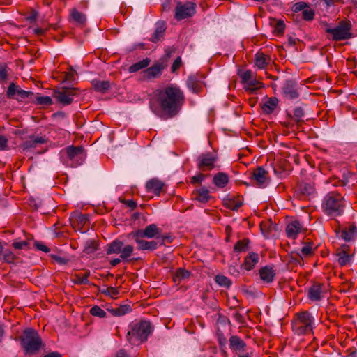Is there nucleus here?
<instances>
[{
	"label": "nucleus",
	"instance_id": "nucleus-38",
	"mask_svg": "<svg viewBox=\"0 0 357 357\" xmlns=\"http://www.w3.org/2000/svg\"><path fill=\"white\" fill-rule=\"evenodd\" d=\"M21 88H20L18 86L15 85L13 82L10 83L8 91H7V96L9 98H15L17 95V92L20 91Z\"/></svg>",
	"mask_w": 357,
	"mask_h": 357
},
{
	"label": "nucleus",
	"instance_id": "nucleus-4",
	"mask_svg": "<svg viewBox=\"0 0 357 357\" xmlns=\"http://www.w3.org/2000/svg\"><path fill=\"white\" fill-rule=\"evenodd\" d=\"M21 344L26 354H33L40 350L42 340L35 330L28 328L21 337Z\"/></svg>",
	"mask_w": 357,
	"mask_h": 357
},
{
	"label": "nucleus",
	"instance_id": "nucleus-8",
	"mask_svg": "<svg viewBox=\"0 0 357 357\" xmlns=\"http://www.w3.org/2000/svg\"><path fill=\"white\" fill-rule=\"evenodd\" d=\"M195 13V6L194 3L190 2L182 3L178 2L175 8V18L178 20H181L192 16Z\"/></svg>",
	"mask_w": 357,
	"mask_h": 357
},
{
	"label": "nucleus",
	"instance_id": "nucleus-41",
	"mask_svg": "<svg viewBox=\"0 0 357 357\" xmlns=\"http://www.w3.org/2000/svg\"><path fill=\"white\" fill-rule=\"evenodd\" d=\"M324 291H308L307 297L312 302L319 301L324 297Z\"/></svg>",
	"mask_w": 357,
	"mask_h": 357
},
{
	"label": "nucleus",
	"instance_id": "nucleus-36",
	"mask_svg": "<svg viewBox=\"0 0 357 357\" xmlns=\"http://www.w3.org/2000/svg\"><path fill=\"white\" fill-rule=\"evenodd\" d=\"M188 86L193 93H198L201 89V84L193 77H190L188 80Z\"/></svg>",
	"mask_w": 357,
	"mask_h": 357
},
{
	"label": "nucleus",
	"instance_id": "nucleus-12",
	"mask_svg": "<svg viewBox=\"0 0 357 357\" xmlns=\"http://www.w3.org/2000/svg\"><path fill=\"white\" fill-rule=\"evenodd\" d=\"M76 94V89H64L54 92V97L61 104L69 105L73 101V96Z\"/></svg>",
	"mask_w": 357,
	"mask_h": 357
},
{
	"label": "nucleus",
	"instance_id": "nucleus-9",
	"mask_svg": "<svg viewBox=\"0 0 357 357\" xmlns=\"http://www.w3.org/2000/svg\"><path fill=\"white\" fill-rule=\"evenodd\" d=\"M160 233L159 228L155 224H151L146 227L144 229H139L131 232L130 236L132 237H146L148 238H152L158 236Z\"/></svg>",
	"mask_w": 357,
	"mask_h": 357
},
{
	"label": "nucleus",
	"instance_id": "nucleus-50",
	"mask_svg": "<svg viewBox=\"0 0 357 357\" xmlns=\"http://www.w3.org/2000/svg\"><path fill=\"white\" fill-rule=\"evenodd\" d=\"M3 259L8 263H12L15 259V255L10 251H6L3 254Z\"/></svg>",
	"mask_w": 357,
	"mask_h": 357
},
{
	"label": "nucleus",
	"instance_id": "nucleus-15",
	"mask_svg": "<svg viewBox=\"0 0 357 357\" xmlns=\"http://www.w3.org/2000/svg\"><path fill=\"white\" fill-rule=\"evenodd\" d=\"M303 229L301 223L298 221L294 220L287 225L286 233L289 238L294 239Z\"/></svg>",
	"mask_w": 357,
	"mask_h": 357
},
{
	"label": "nucleus",
	"instance_id": "nucleus-40",
	"mask_svg": "<svg viewBox=\"0 0 357 357\" xmlns=\"http://www.w3.org/2000/svg\"><path fill=\"white\" fill-rule=\"evenodd\" d=\"M97 250V244L93 240L87 241L85 243L84 252L87 254L94 252Z\"/></svg>",
	"mask_w": 357,
	"mask_h": 357
},
{
	"label": "nucleus",
	"instance_id": "nucleus-43",
	"mask_svg": "<svg viewBox=\"0 0 357 357\" xmlns=\"http://www.w3.org/2000/svg\"><path fill=\"white\" fill-rule=\"evenodd\" d=\"M36 101L38 104L41 105H50L52 104V100L49 96H36L34 95V101Z\"/></svg>",
	"mask_w": 357,
	"mask_h": 357
},
{
	"label": "nucleus",
	"instance_id": "nucleus-31",
	"mask_svg": "<svg viewBox=\"0 0 357 357\" xmlns=\"http://www.w3.org/2000/svg\"><path fill=\"white\" fill-rule=\"evenodd\" d=\"M190 273L185 268H180L177 270L174 276L175 282H181L182 280H187L190 278Z\"/></svg>",
	"mask_w": 357,
	"mask_h": 357
},
{
	"label": "nucleus",
	"instance_id": "nucleus-33",
	"mask_svg": "<svg viewBox=\"0 0 357 357\" xmlns=\"http://www.w3.org/2000/svg\"><path fill=\"white\" fill-rule=\"evenodd\" d=\"M244 87L246 90L252 91L262 87V84L253 77L244 84Z\"/></svg>",
	"mask_w": 357,
	"mask_h": 357
},
{
	"label": "nucleus",
	"instance_id": "nucleus-24",
	"mask_svg": "<svg viewBox=\"0 0 357 357\" xmlns=\"http://www.w3.org/2000/svg\"><path fill=\"white\" fill-rule=\"evenodd\" d=\"M15 99L20 102H29L34 101V94L31 91H26L22 89L17 92Z\"/></svg>",
	"mask_w": 357,
	"mask_h": 357
},
{
	"label": "nucleus",
	"instance_id": "nucleus-17",
	"mask_svg": "<svg viewBox=\"0 0 357 357\" xmlns=\"http://www.w3.org/2000/svg\"><path fill=\"white\" fill-rule=\"evenodd\" d=\"M133 238L137 244V248L140 250H154L157 248L158 243L155 241H148L144 240V237Z\"/></svg>",
	"mask_w": 357,
	"mask_h": 357
},
{
	"label": "nucleus",
	"instance_id": "nucleus-14",
	"mask_svg": "<svg viewBox=\"0 0 357 357\" xmlns=\"http://www.w3.org/2000/svg\"><path fill=\"white\" fill-rule=\"evenodd\" d=\"M216 158L211 154H203L198 158V167L199 169H211Z\"/></svg>",
	"mask_w": 357,
	"mask_h": 357
},
{
	"label": "nucleus",
	"instance_id": "nucleus-11",
	"mask_svg": "<svg viewBox=\"0 0 357 357\" xmlns=\"http://www.w3.org/2000/svg\"><path fill=\"white\" fill-rule=\"evenodd\" d=\"M252 178L259 188L266 187L270 181L268 172L262 167H258L252 173Z\"/></svg>",
	"mask_w": 357,
	"mask_h": 357
},
{
	"label": "nucleus",
	"instance_id": "nucleus-57",
	"mask_svg": "<svg viewBox=\"0 0 357 357\" xmlns=\"http://www.w3.org/2000/svg\"><path fill=\"white\" fill-rule=\"evenodd\" d=\"M312 252V246L310 245H305L301 249V253L304 256L309 255Z\"/></svg>",
	"mask_w": 357,
	"mask_h": 357
},
{
	"label": "nucleus",
	"instance_id": "nucleus-48",
	"mask_svg": "<svg viewBox=\"0 0 357 357\" xmlns=\"http://www.w3.org/2000/svg\"><path fill=\"white\" fill-rule=\"evenodd\" d=\"M240 77L242 79V82L243 83V84H245V83H247L252 77H254V75L253 73H252L251 70H246L245 72H243L241 75H240Z\"/></svg>",
	"mask_w": 357,
	"mask_h": 357
},
{
	"label": "nucleus",
	"instance_id": "nucleus-19",
	"mask_svg": "<svg viewBox=\"0 0 357 357\" xmlns=\"http://www.w3.org/2000/svg\"><path fill=\"white\" fill-rule=\"evenodd\" d=\"M346 248L347 245L342 246V250L337 253V261L341 266H345L349 264L353 256L347 252Z\"/></svg>",
	"mask_w": 357,
	"mask_h": 357
},
{
	"label": "nucleus",
	"instance_id": "nucleus-2",
	"mask_svg": "<svg viewBox=\"0 0 357 357\" xmlns=\"http://www.w3.org/2000/svg\"><path fill=\"white\" fill-rule=\"evenodd\" d=\"M314 318L308 311L297 313L292 321V328L298 335H304L312 331Z\"/></svg>",
	"mask_w": 357,
	"mask_h": 357
},
{
	"label": "nucleus",
	"instance_id": "nucleus-42",
	"mask_svg": "<svg viewBox=\"0 0 357 357\" xmlns=\"http://www.w3.org/2000/svg\"><path fill=\"white\" fill-rule=\"evenodd\" d=\"M275 229V225L268 223L261 224V231L265 237H268L272 230Z\"/></svg>",
	"mask_w": 357,
	"mask_h": 357
},
{
	"label": "nucleus",
	"instance_id": "nucleus-22",
	"mask_svg": "<svg viewBox=\"0 0 357 357\" xmlns=\"http://www.w3.org/2000/svg\"><path fill=\"white\" fill-rule=\"evenodd\" d=\"M261 279L265 282H270L275 275V271L271 267L266 266L259 271Z\"/></svg>",
	"mask_w": 357,
	"mask_h": 357
},
{
	"label": "nucleus",
	"instance_id": "nucleus-10",
	"mask_svg": "<svg viewBox=\"0 0 357 357\" xmlns=\"http://www.w3.org/2000/svg\"><path fill=\"white\" fill-rule=\"evenodd\" d=\"M284 96L289 99H295L299 96V87L293 80H287L282 86Z\"/></svg>",
	"mask_w": 357,
	"mask_h": 357
},
{
	"label": "nucleus",
	"instance_id": "nucleus-63",
	"mask_svg": "<svg viewBox=\"0 0 357 357\" xmlns=\"http://www.w3.org/2000/svg\"><path fill=\"white\" fill-rule=\"evenodd\" d=\"M125 203L127 204V206L131 208H135L137 206V203L134 202L133 200H128L126 201Z\"/></svg>",
	"mask_w": 357,
	"mask_h": 357
},
{
	"label": "nucleus",
	"instance_id": "nucleus-53",
	"mask_svg": "<svg viewBox=\"0 0 357 357\" xmlns=\"http://www.w3.org/2000/svg\"><path fill=\"white\" fill-rule=\"evenodd\" d=\"M38 17V13L35 10H31L30 15L26 17V20L30 22H36Z\"/></svg>",
	"mask_w": 357,
	"mask_h": 357
},
{
	"label": "nucleus",
	"instance_id": "nucleus-25",
	"mask_svg": "<svg viewBox=\"0 0 357 357\" xmlns=\"http://www.w3.org/2000/svg\"><path fill=\"white\" fill-rule=\"evenodd\" d=\"M70 18L74 20L77 24L83 25L86 21V15L78 11L76 8H72L70 13Z\"/></svg>",
	"mask_w": 357,
	"mask_h": 357
},
{
	"label": "nucleus",
	"instance_id": "nucleus-54",
	"mask_svg": "<svg viewBox=\"0 0 357 357\" xmlns=\"http://www.w3.org/2000/svg\"><path fill=\"white\" fill-rule=\"evenodd\" d=\"M307 7V4L304 2H298L294 4V9L295 12L304 10Z\"/></svg>",
	"mask_w": 357,
	"mask_h": 357
},
{
	"label": "nucleus",
	"instance_id": "nucleus-56",
	"mask_svg": "<svg viewBox=\"0 0 357 357\" xmlns=\"http://www.w3.org/2000/svg\"><path fill=\"white\" fill-rule=\"evenodd\" d=\"M181 65V57H178L176 59L174 62L173 63L172 66V71L175 72L177 69L180 68Z\"/></svg>",
	"mask_w": 357,
	"mask_h": 357
},
{
	"label": "nucleus",
	"instance_id": "nucleus-30",
	"mask_svg": "<svg viewBox=\"0 0 357 357\" xmlns=\"http://www.w3.org/2000/svg\"><path fill=\"white\" fill-rule=\"evenodd\" d=\"M213 182L219 188H223L228 183V176L224 173H219L213 178Z\"/></svg>",
	"mask_w": 357,
	"mask_h": 357
},
{
	"label": "nucleus",
	"instance_id": "nucleus-52",
	"mask_svg": "<svg viewBox=\"0 0 357 357\" xmlns=\"http://www.w3.org/2000/svg\"><path fill=\"white\" fill-rule=\"evenodd\" d=\"M303 115H304V112L301 108L298 107L294 109V116L297 121H301V119L303 118Z\"/></svg>",
	"mask_w": 357,
	"mask_h": 357
},
{
	"label": "nucleus",
	"instance_id": "nucleus-6",
	"mask_svg": "<svg viewBox=\"0 0 357 357\" xmlns=\"http://www.w3.org/2000/svg\"><path fill=\"white\" fill-rule=\"evenodd\" d=\"M134 252V247L131 245H125L119 240H115L107 245V253L119 254L122 261H129Z\"/></svg>",
	"mask_w": 357,
	"mask_h": 357
},
{
	"label": "nucleus",
	"instance_id": "nucleus-44",
	"mask_svg": "<svg viewBox=\"0 0 357 357\" xmlns=\"http://www.w3.org/2000/svg\"><path fill=\"white\" fill-rule=\"evenodd\" d=\"M90 313L91 315L100 318H103L106 316V312L102 308L97 305H95L91 308Z\"/></svg>",
	"mask_w": 357,
	"mask_h": 357
},
{
	"label": "nucleus",
	"instance_id": "nucleus-35",
	"mask_svg": "<svg viewBox=\"0 0 357 357\" xmlns=\"http://www.w3.org/2000/svg\"><path fill=\"white\" fill-rule=\"evenodd\" d=\"M165 31V27L164 23H158L151 40L154 43L158 42L163 36Z\"/></svg>",
	"mask_w": 357,
	"mask_h": 357
},
{
	"label": "nucleus",
	"instance_id": "nucleus-49",
	"mask_svg": "<svg viewBox=\"0 0 357 357\" xmlns=\"http://www.w3.org/2000/svg\"><path fill=\"white\" fill-rule=\"evenodd\" d=\"M29 242L27 241H15L13 243V246L15 249L17 250H22V249H26L29 247Z\"/></svg>",
	"mask_w": 357,
	"mask_h": 357
},
{
	"label": "nucleus",
	"instance_id": "nucleus-3",
	"mask_svg": "<svg viewBox=\"0 0 357 357\" xmlns=\"http://www.w3.org/2000/svg\"><path fill=\"white\" fill-rule=\"evenodd\" d=\"M151 333V324L146 321L134 323L131 325V329L128 332V340L133 344L138 342L145 341Z\"/></svg>",
	"mask_w": 357,
	"mask_h": 357
},
{
	"label": "nucleus",
	"instance_id": "nucleus-37",
	"mask_svg": "<svg viewBox=\"0 0 357 357\" xmlns=\"http://www.w3.org/2000/svg\"><path fill=\"white\" fill-rule=\"evenodd\" d=\"M215 281L220 287L225 288H229L231 284V280L222 275H216Z\"/></svg>",
	"mask_w": 357,
	"mask_h": 357
},
{
	"label": "nucleus",
	"instance_id": "nucleus-61",
	"mask_svg": "<svg viewBox=\"0 0 357 357\" xmlns=\"http://www.w3.org/2000/svg\"><path fill=\"white\" fill-rule=\"evenodd\" d=\"M106 295L110 296L112 298H116L121 291H103Z\"/></svg>",
	"mask_w": 357,
	"mask_h": 357
},
{
	"label": "nucleus",
	"instance_id": "nucleus-18",
	"mask_svg": "<svg viewBox=\"0 0 357 357\" xmlns=\"http://www.w3.org/2000/svg\"><path fill=\"white\" fill-rule=\"evenodd\" d=\"M246 344L239 337L232 335L229 338V348L235 352H243L245 351Z\"/></svg>",
	"mask_w": 357,
	"mask_h": 357
},
{
	"label": "nucleus",
	"instance_id": "nucleus-29",
	"mask_svg": "<svg viewBox=\"0 0 357 357\" xmlns=\"http://www.w3.org/2000/svg\"><path fill=\"white\" fill-rule=\"evenodd\" d=\"M278 100L275 98H270L266 100L262 105L263 112L266 114L271 113L277 107Z\"/></svg>",
	"mask_w": 357,
	"mask_h": 357
},
{
	"label": "nucleus",
	"instance_id": "nucleus-21",
	"mask_svg": "<svg viewBox=\"0 0 357 357\" xmlns=\"http://www.w3.org/2000/svg\"><path fill=\"white\" fill-rule=\"evenodd\" d=\"M259 262V256L255 252H252L245 259L243 267L247 270L250 271Z\"/></svg>",
	"mask_w": 357,
	"mask_h": 357
},
{
	"label": "nucleus",
	"instance_id": "nucleus-58",
	"mask_svg": "<svg viewBox=\"0 0 357 357\" xmlns=\"http://www.w3.org/2000/svg\"><path fill=\"white\" fill-rule=\"evenodd\" d=\"M52 258L59 264H66L68 262V259L57 255H52Z\"/></svg>",
	"mask_w": 357,
	"mask_h": 357
},
{
	"label": "nucleus",
	"instance_id": "nucleus-13",
	"mask_svg": "<svg viewBox=\"0 0 357 357\" xmlns=\"http://www.w3.org/2000/svg\"><path fill=\"white\" fill-rule=\"evenodd\" d=\"M68 158L70 160H76L77 165H80L84 158V153L82 147L68 146L65 151Z\"/></svg>",
	"mask_w": 357,
	"mask_h": 357
},
{
	"label": "nucleus",
	"instance_id": "nucleus-55",
	"mask_svg": "<svg viewBox=\"0 0 357 357\" xmlns=\"http://www.w3.org/2000/svg\"><path fill=\"white\" fill-rule=\"evenodd\" d=\"M34 245H35L36 248L37 249H38L39 250H42L45 252H48L50 251V249L45 245L43 244L42 243L36 241L34 243Z\"/></svg>",
	"mask_w": 357,
	"mask_h": 357
},
{
	"label": "nucleus",
	"instance_id": "nucleus-5",
	"mask_svg": "<svg viewBox=\"0 0 357 357\" xmlns=\"http://www.w3.org/2000/svg\"><path fill=\"white\" fill-rule=\"evenodd\" d=\"M344 201L340 195L328 194L324 198L323 208L326 214L331 216L341 215L344 210Z\"/></svg>",
	"mask_w": 357,
	"mask_h": 357
},
{
	"label": "nucleus",
	"instance_id": "nucleus-62",
	"mask_svg": "<svg viewBox=\"0 0 357 357\" xmlns=\"http://www.w3.org/2000/svg\"><path fill=\"white\" fill-rule=\"evenodd\" d=\"M192 179L193 183L201 182L204 179V175L202 174H197L193 176Z\"/></svg>",
	"mask_w": 357,
	"mask_h": 357
},
{
	"label": "nucleus",
	"instance_id": "nucleus-45",
	"mask_svg": "<svg viewBox=\"0 0 357 357\" xmlns=\"http://www.w3.org/2000/svg\"><path fill=\"white\" fill-rule=\"evenodd\" d=\"M249 241L248 240L239 241L234 246V250L238 252H245L248 249Z\"/></svg>",
	"mask_w": 357,
	"mask_h": 357
},
{
	"label": "nucleus",
	"instance_id": "nucleus-1",
	"mask_svg": "<svg viewBox=\"0 0 357 357\" xmlns=\"http://www.w3.org/2000/svg\"><path fill=\"white\" fill-rule=\"evenodd\" d=\"M181 91L176 86H167L156 90L150 100V108L157 116L165 118L172 116L183 100Z\"/></svg>",
	"mask_w": 357,
	"mask_h": 357
},
{
	"label": "nucleus",
	"instance_id": "nucleus-7",
	"mask_svg": "<svg viewBox=\"0 0 357 357\" xmlns=\"http://www.w3.org/2000/svg\"><path fill=\"white\" fill-rule=\"evenodd\" d=\"M326 31L331 35L333 40H346L349 38L351 36V23L349 22L342 21L337 26L333 28H327Z\"/></svg>",
	"mask_w": 357,
	"mask_h": 357
},
{
	"label": "nucleus",
	"instance_id": "nucleus-20",
	"mask_svg": "<svg viewBox=\"0 0 357 357\" xmlns=\"http://www.w3.org/2000/svg\"><path fill=\"white\" fill-rule=\"evenodd\" d=\"M146 186L149 191L153 192L158 195L163 187V183L157 178H153L149 181Z\"/></svg>",
	"mask_w": 357,
	"mask_h": 357
},
{
	"label": "nucleus",
	"instance_id": "nucleus-16",
	"mask_svg": "<svg viewBox=\"0 0 357 357\" xmlns=\"http://www.w3.org/2000/svg\"><path fill=\"white\" fill-rule=\"evenodd\" d=\"M163 68L161 63H155L143 72V77L147 79L156 78L160 75Z\"/></svg>",
	"mask_w": 357,
	"mask_h": 357
},
{
	"label": "nucleus",
	"instance_id": "nucleus-28",
	"mask_svg": "<svg viewBox=\"0 0 357 357\" xmlns=\"http://www.w3.org/2000/svg\"><path fill=\"white\" fill-rule=\"evenodd\" d=\"M94 89L101 93H105L110 88V83L108 81L93 80L92 82Z\"/></svg>",
	"mask_w": 357,
	"mask_h": 357
},
{
	"label": "nucleus",
	"instance_id": "nucleus-26",
	"mask_svg": "<svg viewBox=\"0 0 357 357\" xmlns=\"http://www.w3.org/2000/svg\"><path fill=\"white\" fill-rule=\"evenodd\" d=\"M357 235V229L354 225L349 226V228L342 231L341 237L346 241L353 240Z\"/></svg>",
	"mask_w": 357,
	"mask_h": 357
},
{
	"label": "nucleus",
	"instance_id": "nucleus-34",
	"mask_svg": "<svg viewBox=\"0 0 357 357\" xmlns=\"http://www.w3.org/2000/svg\"><path fill=\"white\" fill-rule=\"evenodd\" d=\"M150 63V59H145L141 61H139L132 66L129 68V72L130 73H135L141 69H143L146 67H147Z\"/></svg>",
	"mask_w": 357,
	"mask_h": 357
},
{
	"label": "nucleus",
	"instance_id": "nucleus-60",
	"mask_svg": "<svg viewBox=\"0 0 357 357\" xmlns=\"http://www.w3.org/2000/svg\"><path fill=\"white\" fill-rule=\"evenodd\" d=\"M7 77V73L4 68L0 67V80H6Z\"/></svg>",
	"mask_w": 357,
	"mask_h": 357
},
{
	"label": "nucleus",
	"instance_id": "nucleus-27",
	"mask_svg": "<svg viewBox=\"0 0 357 357\" xmlns=\"http://www.w3.org/2000/svg\"><path fill=\"white\" fill-rule=\"evenodd\" d=\"M195 199L197 201L205 203L210 199L209 191L206 188H201L195 192Z\"/></svg>",
	"mask_w": 357,
	"mask_h": 357
},
{
	"label": "nucleus",
	"instance_id": "nucleus-46",
	"mask_svg": "<svg viewBox=\"0 0 357 357\" xmlns=\"http://www.w3.org/2000/svg\"><path fill=\"white\" fill-rule=\"evenodd\" d=\"M225 205L231 210H238L242 206V202L240 200L229 199L225 202Z\"/></svg>",
	"mask_w": 357,
	"mask_h": 357
},
{
	"label": "nucleus",
	"instance_id": "nucleus-51",
	"mask_svg": "<svg viewBox=\"0 0 357 357\" xmlns=\"http://www.w3.org/2000/svg\"><path fill=\"white\" fill-rule=\"evenodd\" d=\"M88 274V273H85L84 275H76V278L73 280L74 282L77 284H85L87 282L86 277Z\"/></svg>",
	"mask_w": 357,
	"mask_h": 357
},
{
	"label": "nucleus",
	"instance_id": "nucleus-64",
	"mask_svg": "<svg viewBox=\"0 0 357 357\" xmlns=\"http://www.w3.org/2000/svg\"><path fill=\"white\" fill-rule=\"evenodd\" d=\"M128 354L124 349L119 351L116 354V357H127Z\"/></svg>",
	"mask_w": 357,
	"mask_h": 357
},
{
	"label": "nucleus",
	"instance_id": "nucleus-59",
	"mask_svg": "<svg viewBox=\"0 0 357 357\" xmlns=\"http://www.w3.org/2000/svg\"><path fill=\"white\" fill-rule=\"evenodd\" d=\"M8 144L7 139L3 136L0 135V150H4L6 149Z\"/></svg>",
	"mask_w": 357,
	"mask_h": 357
},
{
	"label": "nucleus",
	"instance_id": "nucleus-23",
	"mask_svg": "<svg viewBox=\"0 0 357 357\" xmlns=\"http://www.w3.org/2000/svg\"><path fill=\"white\" fill-rule=\"evenodd\" d=\"M270 61V57L263 53H257L255 55V65L259 69H265Z\"/></svg>",
	"mask_w": 357,
	"mask_h": 357
},
{
	"label": "nucleus",
	"instance_id": "nucleus-39",
	"mask_svg": "<svg viewBox=\"0 0 357 357\" xmlns=\"http://www.w3.org/2000/svg\"><path fill=\"white\" fill-rule=\"evenodd\" d=\"M271 24L273 26L274 31L278 34L283 33L284 29V24L282 20H275L273 19L271 20Z\"/></svg>",
	"mask_w": 357,
	"mask_h": 357
},
{
	"label": "nucleus",
	"instance_id": "nucleus-47",
	"mask_svg": "<svg viewBox=\"0 0 357 357\" xmlns=\"http://www.w3.org/2000/svg\"><path fill=\"white\" fill-rule=\"evenodd\" d=\"M305 20H312L314 16V12L312 8H306L302 13Z\"/></svg>",
	"mask_w": 357,
	"mask_h": 357
},
{
	"label": "nucleus",
	"instance_id": "nucleus-32",
	"mask_svg": "<svg viewBox=\"0 0 357 357\" xmlns=\"http://www.w3.org/2000/svg\"><path fill=\"white\" fill-rule=\"evenodd\" d=\"M45 142V139L42 137L36 136L30 137L24 143V147L26 149L35 147L37 144H43Z\"/></svg>",
	"mask_w": 357,
	"mask_h": 357
}]
</instances>
